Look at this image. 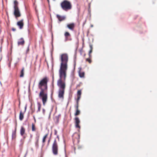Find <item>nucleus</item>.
<instances>
[{
  "label": "nucleus",
  "mask_w": 157,
  "mask_h": 157,
  "mask_svg": "<svg viewBox=\"0 0 157 157\" xmlns=\"http://www.w3.org/2000/svg\"><path fill=\"white\" fill-rule=\"evenodd\" d=\"M48 79L47 77L42 79L38 84V88L40 90L39 94V97L41 99L43 105L45 106L47 101L48 95L47 93V82Z\"/></svg>",
  "instance_id": "obj_1"
},
{
  "label": "nucleus",
  "mask_w": 157,
  "mask_h": 157,
  "mask_svg": "<svg viewBox=\"0 0 157 157\" xmlns=\"http://www.w3.org/2000/svg\"><path fill=\"white\" fill-rule=\"evenodd\" d=\"M61 61L60 68L59 70V77H67V63L68 56L66 53L61 54L60 56Z\"/></svg>",
  "instance_id": "obj_2"
},
{
  "label": "nucleus",
  "mask_w": 157,
  "mask_h": 157,
  "mask_svg": "<svg viewBox=\"0 0 157 157\" xmlns=\"http://www.w3.org/2000/svg\"><path fill=\"white\" fill-rule=\"evenodd\" d=\"M59 78L57 81V84L59 89L58 92V97L63 99L64 98V94L66 85L65 80L66 77H59Z\"/></svg>",
  "instance_id": "obj_3"
},
{
  "label": "nucleus",
  "mask_w": 157,
  "mask_h": 157,
  "mask_svg": "<svg viewBox=\"0 0 157 157\" xmlns=\"http://www.w3.org/2000/svg\"><path fill=\"white\" fill-rule=\"evenodd\" d=\"M60 6L62 9L65 11L70 10L72 7L71 4L70 2L66 0H64L61 3Z\"/></svg>",
  "instance_id": "obj_4"
},
{
  "label": "nucleus",
  "mask_w": 157,
  "mask_h": 157,
  "mask_svg": "<svg viewBox=\"0 0 157 157\" xmlns=\"http://www.w3.org/2000/svg\"><path fill=\"white\" fill-rule=\"evenodd\" d=\"M52 152L54 155H57L58 153V147L56 140H55L52 147Z\"/></svg>",
  "instance_id": "obj_5"
},
{
  "label": "nucleus",
  "mask_w": 157,
  "mask_h": 157,
  "mask_svg": "<svg viewBox=\"0 0 157 157\" xmlns=\"http://www.w3.org/2000/svg\"><path fill=\"white\" fill-rule=\"evenodd\" d=\"M13 14L16 19L21 17V14L19 7L14 8Z\"/></svg>",
  "instance_id": "obj_6"
},
{
  "label": "nucleus",
  "mask_w": 157,
  "mask_h": 157,
  "mask_svg": "<svg viewBox=\"0 0 157 157\" xmlns=\"http://www.w3.org/2000/svg\"><path fill=\"white\" fill-rule=\"evenodd\" d=\"M65 36V41L66 42L67 41H70L72 40L71 38V36L70 33L68 32H66L64 34Z\"/></svg>",
  "instance_id": "obj_7"
},
{
  "label": "nucleus",
  "mask_w": 157,
  "mask_h": 157,
  "mask_svg": "<svg viewBox=\"0 0 157 157\" xmlns=\"http://www.w3.org/2000/svg\"><path fill=\"white\" fill-rule=\"evenodd\" d=\"M75 121V126L76 128H80V126L79 125L80 123V121L79 118L78 117H75L74 119Z\"/></svg>",
  "instance_id": "obj_8"
},
{
  "label": "nucleus",
  "mask_w": 157,
  "mask_h": 157,
  "mask_svg": "<svg viewBox=\"0 0 157 157\" xmlns=\"http://www.w3.org/2000/svg\"><path fill=\"white\" fill-rule=\"evenodd\" d=\"M24 20L23 19H21L20 21H18L17 23V25L19 27L20 29H21L23 28L24 23Z\"/></svg>",
  "instance_id": "obj_9"
},
{
  "label": "nucleus",
  "mask_w": 157,
  "mask_h": 157,
  "mask_svg": "<svg viewBox=\"0 0 157 157\" xmlns=\"http://www.w3.org/2000/svg\"><path fill=\"white\" fill-rule=\"evenodd\" d=\"M67 27L71 31H73L75 27V24L74 23H71L67 24Z\"/></svg>",
  "instance_id": "obj_10"
},
{
  "label": "nucleus",
  "mask_w": 157,
  "mask_h": 157,
  "mask_svg": "<svg viewBox=\"0 0 157 157\" xmlns=\"http://www.w3.org/2000/svg\"><path fill=\"white\" fill-rule=\"evenodd\" d=\"M25 43V41L23 38L19 39L17 42V44L18 46H23Z\"/></svg>",
  "instance_id": "obj_11"
},
{
  "label": "nucleus",
  "mask_w": 157,
  "mask_h": 157,
  "mask_svg": "<svg viewBox=\"0 0 157 157\" xmlns=\"http://www.w3.org/2000/svg\"><path fill=\"white\" fill-rule=\"evenodd\" d=\"M17 123L16 122V126L15 128V130L14 131H13L12 133V139H15L16 137V131H17Z\"/></svg>",
  "instance_id": "obj_12"
},
{
  "label": "nucleus",
  "mask_w": 157,
  "mask_h": 157,
  "mask_svg": "<svg viewBox=\"0 0 157 157\" xmlns=\"http://www.w3.org/2000/svg\"><path fill=\"white\" fill-rule=\"evenodd\" d=\"M56 16L59 20L60 21L64 20L65 19V17L63 16L57 15Z\"/></svg>",
  "instance_id": "obj_13"
},
{
  "label": "nucleus",
  "mask_w": 157,
  "mask_h": 157,
  "mask_svg": "<svg viewBox=\"0 0 157 157\" xmlns=\"http://www.w3.org/2000/svg\"><path fill=\"white\" fill-rule=\"evenodd\" d=\"M25 128L23 126H21L20 131V134L21 136H23L25 134Z\"/></svg>",
  "instance_id": "obj_14"
},
{
  "label": "nucleus",
  "mask_w": 157,
  "mask_h": 157,
  "mask_svg": "<svg viewBox=\"0 0 157 157\" xmlns=\"http://www.w3.org/2000/svg\"><path fill=\"white\" fill-rule=\"evenodd\" d=\"M81 90H78L77 92V100L78 101H79L80 100V98H81Z\"/></svg>",
  "instance_id": "obj_15"
},
{
  "label": "nucleus",
  "mask_w": 157,
  "mask_h": 157,
  "mask_svg": "<svg viewBox=\"0 0 157 157\" xmlns=\"http://www.w3.org/2000/svg\"><path fill=\"white\" fill-rule=\"evenodd\" d=\"M37 107H38V109L36 111V113H38L40 111V109L41 108V104L39 102H38L37 103Z\"/></svg>",
  "instance_id": "obj_16"
},
{
  "label": "nucleus",
  "mask_w": 157,
  "mask_h": 157,
  "mask_svg": "<svg viewBox=\"0 0 157 157\" xmlns=\"http://www.w3.org/2000/svg\"><path fill=\"white\" fill-rule=\"evenodd\" d=\"M24 113L21 111L20 113L19 118L20 121H22L24 118Z\"/></svg>",
  "instance_id": "obj_17"
},
{
  "label": "nucleus",
  "mask_w": 157,
  "mask_h": 157,
  "mask_svg": "<svg viewBox=\"0 0 157 157\" xmlns=\"http://www.w3.org/2000/svg\"><path fill=\"white\" fill-rule=\"evenodd\" d=\"M48 134L47 133L46 135H44V136L43 139H42V143L44 144L45 143L46 141V138L48 137Z\"/></svg>",
  "instance_id": "obj_18"
},
{
  "label": "nucleus",
  "mask_w": 157,
  "mask_h": 157,
  "mask_svg": "<svg viewBox=\"0 0 157 157\" xmlns=\"http://www.w3.org/2000/svg\"><path fill=\"white\" fill-rule=\"evenodd\" d=\"M24 68L23 67L22 70L21 71L20 77H23L24 75Z\"/></svg>",
  "instance_id": "obj_19"
},
{
  "label": "nucleus",
  "mask_w": 157,
  "mask_h": 157,
  "mask_svg": "<svg viewBox=\"0 0 157 157\" xmlns=\"http://www.w3.org/2000/svg\"><path fill=\"white\" fill-rule=\"evenodd\" d=\"M36 130V128L34 124L32 123V130L33 132H35Z\"/></svg>",
  "instance_id": "obj_20"
},
{
  "label": "nucleus",
  "mask_w": 157,
  "mask_h": 157,
  "mask_svg": "<svg viewBox=\"0 0 157 157\" xmlns=\"http://www.w3.org/2000/svg\"><path fill=\"white\" fill-rule=\"evenodd\" d=\"M18 3L16 0H15L14 1V6L13 8L18 7Z\"/></svg>",
  "instance_id": "obj_21"
},
{
  "label": "nucleus",
  "mask_w": 157,
  "mask_h": 157,
  "mask_svg": "<svg viewBox=\"0 0 157 157\" xmlns=\"http://www.w3.org/2000/svg\"><path fill=\"white\" fill-rule=\"evenodd\" d=\"M79 75L81 78H84V77L85 73L83 72L79 71Z\"/></svg>",
  "instance_id": "obj_22"
},
{
  "label": "nucleus",
  "mask_w": 157,
  "mask_h": 157,
  "mask_svg": "<svg viewBox=\"0 0 157 157\" xmlns=\"http://www.w3.org/2000/svg\"><path fill=\"white\" fill-rule=\"evenodd\" d=\"M80 111L79 109H76V112L75 113V116H78L80 114Z\"/></svg>",
  "instance_id": "obj_23"
},
{
  "label": "nucleus",
  "mask_w": 157,
  "mask_h": 157,
  "mask_svg": "<svg viewBox=\"0 0 157 157\" xmlns=\"http://www.w3.org/2000/svg\"><path fill=\"white\" fill-rule=\"evenodd\" d=\"M39 137L40 136L39 135L36 137V144L37 145H38V142H39Z\"/></svg>",
  "instance_id": "obj_24"
},
{
  "label": "nucleus",
  "mask_w": 157,
  "mask_h": 157,
  "mask_svg": "<svg viewBox=\"0 0 157 157\" xmlns=\"http://www.w3.org/2000/svg\"><path fill=\"white\" fill-rule=\"evenodd\" d=\"M78 136V138H77V140L78 141V139H79L80 138V135L78 134V133H75L74 134V136Z\"/></svg>",
  "instance_id": "obj_25"
},
{
  "label": "nucleus",
  "mask_w": 157,
  "mask_h": 157,
  "mask_svg": "<svg viewBox=\"0 0 157 157\" xmlns=\"http://www.w3.org/2000/svg\"><path fill=\"white\" fill-rule=\"evenodd\" d=\"M92 51H93V49H90V51L89 52V55L90 57H91V54L92 53Z\"/></svg>",
  "instance_id": "obj_26"
},
{
  "label": "nucleus",
  "mask_w": 157,
  "mask_h": 157,
  "mask_svg": "<svg viewBox=\"0 0 157 157\" xmlns=\"http://www.w3.org/2000/svg\"><path fill=\"white\" fill-rule=\"evenodd\" d=\"M86 61L88 62L89 63H91V60L90 58H87L86 59Z\"/></svg>",
  "instance_id": "obj_27"
},
{
  "label": "nucleus",
  "mask_w": 157,
  "mask_h": 157,
  "mask_svg": "<svg viewBox=\"0 0 157 157\" xmlns=\"http://www.w3.org/2000/svg\"><path fill=\"white\" fill-rule=\"evenodd\" d=\"M78 102H79V101H78L77 100V101H76L77 105H76V109H78Z\"/></svg>",
  "instance_id": "obj_28"
},
{
  "label": "nucleus",
  "mask_w": 157,
  "mask_h": 157,
  "mask_svg": "<svg viewBox=\"0 0 157 157\" xmlns=\"http://www.w3.org/2000/svg\"><path fill=\"white\" fill-rule=\"evenodd\" d=\"M29 46L28 48H27V49L26 51V54H28L29 52Z\"/></svg>",
  "instance_id": "obj_29"
},
{
  "label": "nucleus",
  "mask_w": 157,
  "mask_h": 157,
  "mask_svg": "<svg viewBox=\"0 0 157 157\" xmlns=\"http://www.w3.org/2000/svg\"><path fill=\"white\" fill-rule=\"evenodd\" d=\"M42 113L44 115L45 113V110L44 108L42 109Z\"/></svg>",
  "instance_id": "obj_30"
},
{
  "label": "nucleus",
  "mask_w": 157,
  "mask_h": 157,
  "mask_svg": "<svg viewBox=\"0 0 157 157\" xmlns=\"http://www.w3.org/2000/svg\"><path fill=\"white\" fill-rule=\"evenodd\" d=\"M89 46H90V49H93V46L92 45L90 44Z\"/></svg>",
  "instance_id": "obj_31"
},
{
  "label": "nucleus",
  "mask_w": 157,
  "mask_h": 157,
  "mask_svg": "<svg viewBox=\"0 0 157 157\" xmlns=\"http://www.w3.org/2000/svg\"><path fill=\"white\" fill-rule=\"evenodd\" d=\"M57 131L55 129L54 130V134L55 135H56L57 134Z\"/></svg>",
  "instance_id": "obj_32"
},
{
  "label": "nucleus",
  "mask_w": 157,
  "mask_h": 157,
  "mask_svg": "<svg viewBox=\"0 0 157 157\" xmlns=\"http://www.w3.org/2000/svg\"><path fill=\"white\" fill-rule=\"evenodd\" d=\"M12 30L13 31H15L16 30V29L14 28H12Z\"/></svg>",
  "instance_id": "obj_33"
},
{
  "label": "nucleus",
  "mask_w": 157,
  "mask_h": 157,
  "mask_svg": "<svg viewBox=\"0 0 157 157\" xmlns=\"http://www.w3.org/2000/svg\"><path fill=\"white\" fill-rule=\"evenodd\" d=\"M27 153H26V154H25V155L24 156V157H26V155H27Z\"/></svg>",
  "instance_id": "obj_34"
},
{
  "label": "nucleus",
  "mask_w": 157,
  "mask_h": 157,
  "mask_svg": "<svg viewBox=\"0 0 157 157\" xmlns=\"http://www.w3.org/2000/svg\"><path fill=\"white\" fill-rule=\"evenodd\" d=\"M74 151H75V147H74Z\"/></svg>",
  "instance_id": "obj_35"
},
{
  "label": "nucleus",
  "mask_w": 157,
  "mask_h": 157,
  "mask_svg": "<svg viewBox=\"0 0 157 157\" xmlns=\"http://www.w3.org/2000/svg\"><path fill=\"white\" fill-rule=\"evenodd\" d=\"M30 137H31V138H32V137H33L32 135H31V136H30Z\"/></svg>",
  "instance_id": "obj_36"
},
{
  "label": "nucleus",
  "mask_w": 157,
  "mask_h": 157,
  "mask_svg": "<svg viewBox=\"0 0 157 157\" xmlns=\"http://www.w3.org/2000/svg\"><path fill=\"white\" fill-rule=\"evenodd\" d=\"M34 120L35 122H36V119H34Z\"/></svg>",
  "instance_id": "obj_37"
},
{
  "label": "nucleus",
  "mask_w": 157,
  "mask_h": 157,
  "mask_svg": "<svg viewBox=\"0 0 157 157\" xmlns=\"http://www.w3.org/2000/svg\"><path fill=\"white\" fill-rule=\"evenodd\" d=\"M33 118H34V119H35V117H34V116H33Z\"/></svg>",
  "instance_id": "obj_38"
},
{
  "label": "nucleus",
  "mask_w": 157,
  "mask_h": 157,
  "mask_svg": "<svg viewBox=\"0 0 157 157\" xmlns=\"http://www.w3.org/2000/svg\"><path fill=\"white\" fill-rule=\"evenodd\" d=\"M48 0V2H49V0Z\"/></svg>",
  "instance_id": "obj_39"
}]
</instances>
